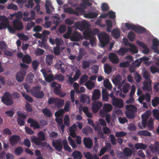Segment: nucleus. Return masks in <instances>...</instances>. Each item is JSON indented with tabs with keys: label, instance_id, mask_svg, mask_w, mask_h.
<instances>
[{
	"label": "nucleus",
	"instance_id": "1",
	"mask_svg": "<svg viewBox=\"0 0 159 159\" xmlns=\"http://www.w3.org/2000/svg\"><path fill=\"white\" fill-rule=\"evenodd\" d=\"M126 111H125L126 116L129 119H133L134 118V113L136 111V107L134 105H128L125 107Z\"/></svg>",
	"mask_w": 159,
	"mask_h": 159
},
{
	"label": "nucleus",
	"instance_id": "2",
	"mask_svg": "<svg viewBox=\"0 0 159 159\" xmlns=\"http://www.w3.org/2000/svg\"><path fill=\"white\" fill-rule=\"evenodd\" d=\"M83 35L85 39L89 40L91 46L93 47L95 44L96 38L91 30H85L83 32Z\"/></svg>",
	"mask_w": 159,
	"mask_h": 159
},
{
	"label": "nucleus",
	"instance_id": "3",
	"mask_svg": "<svg viewBox=\"0 0 159 159\" xmlns=\"http://www.w3.org/2000/svg\"><path fill=\"white\" fill-rule=\"evenodd\" d=\"M1 101L4 104L7 106L12 105L13 103L11 94L8 92H5L2 96Z\"/></svg>",
	"mask_w": 159,
	"mask_h": 159
},
{
	"label": "nucleus",
	"instance_id": "4",
	"mask_svg": "<svg viewBox=\"0 0 159 159\" xmlns=\"http://www.w3.org/2000/svg\"><path fill=\"white\" fill-rule=\"evenodd\" d=\"M99 40L103 47L107 44L109 42L108 35L105 32H102L98 35Z\"/></svg>",
	"mask_w": 159,
	"mask_h": 159
},
{
	"label": "nucleus",
	"instance_id": "5",
	"mask_svg": "<svg viewBox=\"0 0 159 159\" xmlns=\"http://www.w3.org/2000/svg\"><path fill=\"white\" fill-rule=\"evenodd\" d=\"M13 25L15 29L17 30H22L24 27L23 23L18 16H16V19L13 20Z\"/></svg>",
	"mask_w": 159,
	"mask_h": 159
},
{
	"label": "nucleus",
	"instance_id": "6",
	"mask_svg": "<svg viewBox=\"0 0 159 159\" xmlns=\"http://www.w3.org/2000/svg\"><path fill=\"white\" fill-rule=\"evenodd\" d=\"M17 122L18 125L20 126H24L25 124V120L26 118V116L20 111H17Z\"/></svg>",
	"mask_w": 159,
	"mask_h": 159
},
{
	"label": "nucleus",
	"instance_id": "7",
	"mask_svg": "<svg viewBox=\"0 0 159 159\" xmlns=\"http://www.w3.org/2000/svg\"><path fill=\"white\" fill-rule=\"evenodd\" d=\"M41 89L40 86L33 88L32 91L33 95L37 98H42L44 96V93L43 91H39Z\"/></svg>",
	"mask_w": 159,
	"mask_h": 159
},
{
	"label": "nucleus",
	"instance_id": "8",
	"mask_svg": "<svg viewBox=\"0 0 159 159\" xmlns=\"http://www.w3.org/2000/svg\"><path fill=\"white\" fill-rule=\"evenodd\" d=\"M112 109L111 105L110 104L106 103L103 107V111L102 110L100 111V115L101 116H103L105 115V113H107L110 111Z\"/></svg>",
	"mask_w": 159,
	"mask_h": 159
},
{
	"label": "nucleus",
	"instance_id": "9",
	"mask_svg": "<svg viewBox=\"0 0 159 159\" xmlns=\"http://www.w3.org/2000/svg\"><path fill=\"white\" fill-rule=\"evenodd\" d=\"M26 74V71L25 70H21L18 72L16 75V79L18 82H21L24 80Z\"/></svg>",
	"mask_w": 159,
	"mask_h": 159
},
{
	"label": "nucleus",
	"instance_id": "10",
	"mask_svg": "<svg viewBox=\"0 0 159 159\" xmlns=\"http://www.w3.org/2000/svg\"><path fill=\"white\" fill-rule=\"evenodd\" d=\"M112 104L116 107L121 108L123 107L124 103L123 100L120 99L116 98L112 101Z\"/></svg>",
	"mask_w": 159,
	"mask_h": 159
},
{
	"label": "nucleus",
	"instance_id": "11",
	"mask_svg": "<svg viewBox=\"0 0 159 159\" xmlns=\"http://www.w3.org/2000/svg\"><path fill=\"white\" fill-rule=\"evenodd\" d=\"M83 143L85 146L87 148L91 149L93 146V142L89 137H84L83 139Z\"/></svg>",
	"mask_w": 159,
	"mask_h": 159
},
{
	"label": "nucleus",
	"instance_id": "12",
	"mask_svg": "<svg viewBox=\"0 0 159 159\" xmlns=\"http://www.w3.org/2000/svg\"><path fill=\"white\" fill-rule=\"evenodd\" d=\"M82 38L81 34L77 31H74L70 36V39L73 41H78Z\"/></svg>",
	"mask_w": 159,
	"mask_h": 159
},
{
	"label": "nucleus",
	"instance_id": "13",
	"mask_svg": "<svg viewBox=\"0 0 159 159\" xmlns=\"http://www.w3.org/2000/svg\"><path fill=\"white\" fill-rule=\"evenodd\" d=\"M110 61L112 63L117 64L119 62V59L117 55L114 53H110L108 57Z\"/></svg>",
	"mask_w": 159,
	"mask_h": 159
},
{
	"label": "nucleus",
	"instance_id": "14",
	"mask_svg": "<svg viewBox=\"0 0 159 159\" xmlns=\"http://www.w3.org/2000/svg\"><path fill=\"white\" fill-rule=\"evenodd\" d=\"M52 145L57 151L60 152L61 151L62 145L60 141L57 140L55 141L53 140L52 142Z\"/></svg>",
	"mask_w": 159,
	"mask_h": 159
},
{
	"label": "nucleus",
	"instance_id": "15",
	"mask_svg": "<svg viewBox=\"0 0 159 159\" xmlns=\"http://www.w3.org/2000/svg\"><path fill=\"white\" fill-rule=\"evenodd\" d=\"M125 44L128 45L130 47V48L128 49L129 51H130L132 53L135 54L138 52V50L134 44L129 43L127 40V42L125 43Z\"/></svg>",
	"mask_w": 159,
	"mask_h": 159
},
{
	"label": "nucleus",
	"instance_id": "16",
	"mask_svg": "<svg viewBox=\"0 0 159 159\" xmlns=\"http://www.w3.org/2000/svg\"><path fill=\"white\" fill-rule=\"evenodd\" d=\"M20 139V136L16 135H12L9 139L11 144L13 146L17 144Z\"/></svg>",
	"mask_w": 159,
	"mask_h": 159
},
{
	"label": "nucleus",
	"instance_id": "17",
	"mask_svg": "<svg viewBox=\"0 0 159 159\" xmlns=\"http://www.w3.org/2000/svg\"><path fill=\"white\" fill-rule=\"evenodd\" d=\"M27 122L30 124V126L31 127H34V128L38 129L40 128V125L37 121L34 120L31 118L28 119Z\"/></svg>",
	"mask_w": 159,
	"mask_h": 159
},
{
	"label": "nucleus",
	"instance_id": "18",
	"mask_svg": "<svg viewBox=\"0 0 159 159\" xmlns=\"http://www.w3.org/2000/svg\"><path fill=\"white\" fill-rule=\"evenodd\" d=\"M101 92L98 89H94L92 94V100L94 101L99 99L101 97Z\"/></svg>",
	"mask_w": 159,
	"mask_h": 159
},
{
	"label": "nucleus",
	"instance_id": "19",
	"mask_svg": "<svg viewBox=\"0 0 159 159\" xmlns=\"http://www.w3.org/2000/svg\"><path fill=\"white\" fill-rule=\"evenodd\" d=\"M52 87L54 88V92L55 94H57L61 91V85L57 84L56 82H52L51 84Z\"/></svg>",
	"mask_w": 159,
	"mask_h": 159
},
{
	"label": "nucleus",
	"instance_id": "20",
	"mask_svg": "<svg viewBox=\"0 0 159 159\" xmlns=\"http://www.w3.org/2000/svg\"><path fill=\"white\" fill-rule=\"evenodd\" d=\"M102 106V103L100 101H98L94 103L93 105L92 109L94 113L97 112Z\"/></svg>",
	"mask_w": 159,
	"mask_h": 159
},
{
	"label": "nucleus",
	"instance_id": "21",
	"mask_svg": "<svg viewBox=\"0 0 159 159\" xmlns=\"http://www.w3.org/2000/svg\"><path fill=\"white\" fill-rule=\"evenodd\" d=\"M80 99L82 103H86L87 104L90 103V98L86 94H83L81 95Z\"/></svg>",
	"mask_w": 159,
	"mask_h": 159
},
{
	"label": "nucleus",
	"instance_id": "22",
	"mask_svg": "<svg viewBox=\"0 0 159 159\" xmlns=\"http://www.w3.org/2000/svg\"><path fill=\"white\" fill-rule=\"evenodd\" d=\"M121 81L122 77L120 75H118L113 80L112 82L116 85H121L122 84Z\"/></svg>",
	"mask_w": 159,
	"mask_h": 159
},
{
	"label": "nucleus",
	"instance_id": "23",
	"mask_svg": "<svg viewBox=\"0 0 159 159\" xmlns=\"http://www.w3.org/2000/svg\"><path fill=\"white\" fill-rule=\"evenodd\" d=\"M54 58V57L53 55L49 54L46 56L45 61L47 65L51 66L52 64Z\"/></svg>",
	"mask_w": 159,
	"mask_h": 159
},
{
	"label": "nucleus",
	"instance_id": "24",
	"mask_svg": "<svg viewBox=\"0 0 159 159\" xmlns=\"http://www.w3.org/2000/svg\"><path fill=\"white\" fill-rule=\"evenodd\" d=\"M32 141L34 142L37 146H40L42 147H44L47 145V142H42V141H38L36 138H33Z\"/></svg>",
	"mask_w": 159,
	"mask_h": 159
},
{
	"label": "nucleus",
	"instance_id": "25",
	"mask_svg": "<svg viewBox=\"0 0 159 159\" xmlns=\"http://www.w3.org/2000/svg\"><path fill=\"white\" fill-rule=\"evenodd\" d=\"M111 35L115 39H118L120 35V31L119 29H114L111 32Z\"/></svg>",
	"mask_w": 159,
	"mask_h": 159
},
{
	"label": "nucleus",
	"instance_id": "26",
	"mask_svg": "<svg viewBox=\"0 0 159 159\" xmlns=\"http://www.w3.org/2000/svg\"><path fill=\"white\" fill-rule=\"evenodd\" d=\"M148 116V115L147 113H143L142 116V125L144 128L146 126Z\"/></svg>",
	"mask_w": 159,
	"mask_h": 159
},
{
	"label": "nucleus",
	"instance_id": "27",
	"mask_svg": "<svg viewBox=\"0 0 159 159\" xmlns=\"http://www.w3.org/2000/svg\"><path fill=\"white\" fill-rule=\"evenodd\" d=\"M74 159H81L82 156L81 153L79 151H74L72 154Z\"/></svg>",
	"mask_w": 159,
	"mask_h": 159
},
{
	"label": "nucleus",
	"instance_id": "28",
	"mask_svg": "<svg viewBox=\"0 0 159 159\" xmlns=\"http://www.w3.org/2000/svg\"><path fill=\"white\" fill-rule=\"evenodd\" d=\"M22 61L24 63L30 64L32 61L31 57L28 54L25 55L22 58Z\"/></svg>",
	"mask_w": 159,
	"mask_h": 159
},
{
	"label": "nucleus",
	"instance_id": "29",
	"mask_svg": "<svg viewBox=\"0 0 159 159\" xmlns=\"http://www.w3.org/2000/svg\"><path fill=\"white\" fill-rule=\"evenodd\" d=\"M134 31L138 33L141 34L146 32V29L144 27L140 26H136Z\"/></svg>",
	"mask_w": 159,
	"mask_h": 159
},
{
	"label": "nucleus",
	"instance_id": "30",
	"mask_svg": "<svg viewBox=\"0 0 159 159\" xmlns=\"http://www.w3.org/2000/svg\"><path fill=\"white\" fill-rule=\"evenodd\" d=\"M64 103V100L59 98H57L55 106L58 108H59L63 107Z\"/></svg>",
	"mask_w": 159,
	"mask_h": 159
},
{
	"label": "nucleus",
	"instance_id": "31",
	"mask_svg": "<svg viewBox=\"0 0 159 159\" xmlns=\"http://www.w3.org/2000/svg\"><path fill=\"white\" fill-rule=\"evenodd\" d=\"M38 137L33 138H36L38 141H44L46 140L45 134L43 131H40L38 133Z\"/></svg>",
	"mask_w": 159,
	"mask_h": 159
},
{
	"label": "nucleus",
	"instance_id": "32",
	"mask_svg": "<svg viewBox=\"0 0 159 159\" xmlns=\"http://www.w3.org/2000/svg\"><path fill=\"white\" fill-rule=\"evenodd\" d=\"M128 51V49L126 48L121 47L120 48V49L117 52V53L119 55L123 56L125 55Z\"/></svg>",
	"mask_w": 159,
	"mask_h": 159
},
{
	"label": "nucleus",
	"instance_id": "33",
	"mask_svg": "<svg viewBox=\"0 0 159 159\" xmlns=\"http://www.w3.org/2000/svg\"><path fill=\"white\" fill-rule=\"evenodd\" d=\"M151 150L154 153H159V143L158 142L155 144L154 146L151 148Z\"/></svg>",
	"mask_w": 159,
	"mask_h": 159
},
{
	"label": "nucleus",
	"instance_id": "34",
	"mask_svg": "<svg viewBox=\"0 0 159 159\" xmlns=\"http://www.w3.org/2000/svg\"><path fill=\"white\" fill-rule=\"evenodd\" d=\"M98 15V14L97 13L93 11L86 14L85 16L86 18L91 19L97 17Z\"/></svg>",
	"mask_w": 159,
	"mask_h": 159
},
{
	"label": "nucleus",
	"instance_id": "35",
	"mask_svg": "<svg viewBox=\"0 0 159 159\" xmlns=\"http://www.w3.org/2000/svg\"><path fill=\"white\" fill-rule=\"evenodd\" d=\"M62 143L64 148L65 150L69 152L71 151V149L68 145V143L66 140L65 139L63 140L62 141Z\"/></svg>",
	"mask_w": 159,
	"mask_h": 159
},
{
	"label": "nucleus",
	"instance_id": "36",
	"mask_svg": "<svg viewBox=\"0 0 159 159\" xmlns=\"http://www.w3.org/2000/svg\"><path fill=\"white\" fill-rule=\"evenodd\" d=\"M135 148L137 149H139L145 150L147 147V145L143 143H136L134 145Z\"/></svg>",
	"mask_w": 159,
	"mask_h": 159
},
{
	"label": "nucleus",
	"instance_id": "37",
	"mask_svg": "<svg viewBox=\"0 0 159 159\" xmlns=\"http://www.w3.org/2000/svg\"><path fill=\"white\" fill-rule=\"evenodd\" d=\"M123 152L124 155L125 157H129L132 154V151L129 148L125 147L124 148L123 150Z\"/></svg>",
	"mask_w": 159,
	"mask_h": 159
},
{
	"label": "nucleus",
	"instance_id": "38",
	"mask_svg": "<svg viewBox=\"0 0 159 159\" xmlns=\"http://www.w3.org/2000/svg\"><path fill=\"white\" fill-rule=\"evenodd\" d=\"M104 72L107 74H109L112 71L111 67L108 64H106L104 66Z\"/></svg>",
	"mask_w": 159,
	"mask_h": 159
},
{
	"label": "nucleus",
	"instance_id": "39",
	"mask_svg": "<svg viewBox=\"0 0 159 159\" xmlns=\"http://www.w3.org/2000/svg\"><path fill=\"white\" fill-rule=\"evenodd\" d=\"M138 134L140 135L144 136H150L151 135V133L148 130H140L139 131Z\"/></svg>",
	"mask_w": 159,
	"mask_h": 159
},
{
	"label": "nucleus",
	"instance_id": "40",
	"mask_svg": "<svg viewBox=\"0 0 159 159\" xmlns=\"http://www.w3.org/2000/svg\"><path fill=\"white\" fill-rule=\"evenodd\" d=\"M45 80L48 83L50 82L53 81L55 79L53 74H50L48 75H47L46 76L44 77Z\"/></svg>",
	"mask_w": 159,
	"mask_h": 159
},
{
	"label": "nucleus",
	"instance_id": "41",
	"mask_svg": "<svg viewBox=\"0 0 159 159\" xmlns=\"http://www.w3.org/2000/svg\"><path fill=\"white\" fill-rule=\"evenodd\" d=\"M42 112L44 115L50 117L52 116V113L50 110L47 108L43 109Z\"/></svg>",
	"mask_w": 159,
	"mask_h": 159
},
{
	"label": "nucleus",
	"instance_id": "42",
	"mask_svg": "<svg viewBox=\"0 0 159 159\" xmlns=\"http://www.w3.org/2000/svg\"><path fill=\"white\" fill-rule=\"evenodd\" d=\"M149 85L151 86V84H150L149 82L144 81L143 87V89L145 91H150L151 89L149 88Z\"/></svg>",
	"mask_w": 159,
	"mask_h": 159
},
{
	"label": "nucleus",
	"instance_id": "43",
	"mask_svg": "<svg viewBox=\"0 0 159 159\" xmlns=\"http://www.w3.org/2000/svg\"><path fill=\"white\" fill-rule=\"evenodd\" d=\"M67 139L70 145L73 148H75L77 147L75 141L70 137H68Z\"/></svg>",
	"mask_w": 159,
	"mask_h": 159
},
{
	"label": "nucleus",
	"instance_id": "44",
	"mask_svg": "<svg viewBox=\"0 0 159 159\" xmlns=\"http://www.w3.org/2000/svg\"><path fill=\"white\" fill-rule=\"evenodd\" d=\"M45 52V51L41 48H38L35 51V54L36 56H39L43 55Z\"/></svg>",
	"mask_w": 159,
	"mask_h": 159
},
{
	"label": "nucleus",
	"instance_id": "45",
	"mask_svg": "<svg viewBox=\"0 0 159 159\" xmlns=\"http://www.w3.org/2000/svg\"><path fill=\"white\" fill-rule=\"evenodd\" d=\"M35 25V23L33 21H30V22L28 23L25 26V29L27 30H30L31 29L34 27Z\"/></svg>",
	"mask_w": 159,
	"mask_h": 159
},
{
	"label": "nucleus",
	"instance_id": "46",
	"mask_svg": "<svg viewBox=\"0 0 159 159\" xmlns=\"http://www.w3.org/2000/svg\"><path fill=\"white\" fill-rule=\"evenodd\" d=\"M85 85L89 89H91L94 88L95 85L94 83L91 81H88L85 83Z\"/></svg>",
	"mask_w": 159,
	"mask_h": 159
},
{
	"label": "nucleus",
	"instance_id": "47",
	"mask_svg": "<svg viewBox=\"0 0 159 159\" xmlns=\"http://www.w3.org/2000/svg\"><path fill=\"white\" fill-rule=\"evenodd\" d=\"M143 77L147 81L149 82L150 85L151 84L152 81L150 79V75L147 71L143 73Z\"/></svg>",
	"mask_w": 159,
	"mask_h": 159
},
{
	"label": "nucleus",
	"instance_id": "48",
	"mask_svg": "<svg viewBox=\"0 0 159 159\" xmlns=\"http://www.w3.org/2000/svg\"><path fill=\"white\" fill-rule=\"evenodd\" d=\"M128 38L130 42H133L135 39V35L134 33L132 31H130L128 35Z\"/></svg>",
	"mask_w": 159,
	"mask_h": 159
},
{
	"label": "nucleus",
	"instance_id": "49",
	"mask_svg": "<svg viewBox=\"0 0 159 159\" xmlns=\"http://www.w3.org/2000/svg\"><path fill=\"white\" fill-rule=\"evenodd\" d=\"M23 151V148L21 147H18L15 150V153L16 155H20L21 154Z\"/></svg>",
	"mask_w": 159,
	"mask_h": 159
},
{
	"label": "nucleus",
	"instance_id": "50",
	"mask_svg": "<svg viewBox=\"0 0 159 159\" xmlns=\"http://www.w3.org/2000/svg\"><path fill=\"white\" fill-rule=\"evenodd\" d=\"M152 104L153 107L157 106L159 104V98L157 97H155L152 101Z\"/></svg>",
	"mask_w": 159,
	"mask_h": 159
},
{
	"label": "nucleus",
	"instance_id": "51",
	"mask_svg": "<svg viewBox=\"0 0 159 159\" xmlns=\"http://www.w3.org/2000/svg\"><path fill=\"white\" fill-rule=\"evenodd\" d=\"M125 26L128 30H133L134 31L136 25L134 24L126 23H125Z\"/></svg>",
	"mask_w": 159,
	"mask_h": 159
},
{
	"label": "nucleus",
	"instance_id": "52",
	"mask_svg": "<svg viewBox=\"0 0 159 159\" xmlns=\"http://www.w3.org/2000/svg\"><path fill=\"white\" fill-rule=\"evenodd\" d=\"M89 26L88 23L86 21H84L81 22V26L80 27L81 30L82 31L85 30Z\"/></svg>",
	"mask_w": 159,
	"mask_h": 159
},
{
	"label": "nucleus",
	"instance_id": "53",
	"mask_svg": "<svg viewBox=\"0 0 159 159\" xmlns=\"http://www.w3.org/2000/svg\"><path fill=\"white\" fill-rule=\"evenodd\" d=\"M11 134V131L8 128L4 129L2 131V134L4 136L10 135Z\"/></svg>",
	"mask_w": 159,
	"mask_h": 159
},
{
	"label": "nucleus",
	"instance_id": "54",
	"mask_svg": "<svg viewBox=\"0 0 159 159\" xmlns=\"http://www.w3.org/2000/svg\"><path fill=\"white\" fill-rule=\"evenodd\" d=\"M148 125L149 128V130H151L154 128L153 121L152 118L149 119L148 122Z\"/></svg>",
	"mask_w": 159,
	"mask_h": 159
},
{
	"label": "nucleus",
	"instance_id": "55",
	"mask_svg": "<svg viewBox=\"0 0 159 159\" xmlns=\"http://www.w3.org/2000/svg\"><path fill=\"white\" fill-rule=\"evenodd\" d=\"M65 113L64 109H62L56 111L55 113V116L56 117H60L63 115Z\"/></svg>",
	"mask_w": 159,
	"mask_h": 159
},
{
	"label": "nucleus",
	"instance_id": "56",
	"mask_svg": "<svg viewBox=\"0 0 159 159\" xmlns=\"http://www.w3.org/2000/svg\"><path fill=\"white\" fill-rule=\"evenodd\" d=\"M89 77L86 75H84L82 76L80 79V84H83L84 82H86L88 80Z\"/></svg>",
	"mask_w": 159,
	"mask_h": 159
},
{
	"label": "nucleus",
	"instance_id": "57",
	"mask_svg": "<svg viewBox=\"0 0 159 159\" xmlns=\"http://www.w3.org/2000/svg\"><path fill=\"white\" fill-rule=\"evenodd\" d=\"M126 133L124 131H120L116 132V136L117 138L122 137L126 135Z\"/></svg>",
	"mask_w": 159,
	"mask_h": 159
},
{
	"label": "nucleus",
	"instance_id": "58",
	"mask_svg": "<svg viewBox=\"0 0 159 159\" xmlns=\"http://www.w3.org/2000/svg\"><path fill=\"white\" fill-rule=\"evenodd\" d=\"M57 99V98L51 97L49 99L48 103V104L50 105H52L54 104L55 105Z\"/></svg>",
	"mask_w": 159,
	"mask_h": 159
},
{
	"label": "nucleus",
	"instance_id": "59",
	"mask_svg": "<svg viewBox=\"0 0 159 159\" xmlns=\"http://www.w3.org/2000/svg\"><path fill=\"white\" fill-rule=\"evenodd\" d=\"M101 8L103 12L106 11L109 9V7L108 4L105 3H102Z\"/></svg>",
	"mask_w": 159,
	"mask_h": 159
},
{
	"label": "nucleus",
	"instance_id": "60",
	"mask_svg": "<svg viewBox=\"0 0 159 159\" xmlns=\"http://www.w3.org/2000/svg\"><path fill=\"white\" fill-rule=\"evenodd\" d=\"M70 119L68 115H66L64 117V122L65 125L69 127L70 125Z\"/></svg>",
	"mask_w": 159,
	"mask_h": 159
},
{
	"label": "nucleus",
	"instance_id": "61",
	"mask_svg": "<svg viewBox=\"0 0 159 159\" xmlns=\"http://www.w3.org/2000/svg\"><path fill=\"white\" fill-rule=\"evenodd\" d=\"M151 71L152 73H154L159 72V68L155 66H152L150 68Z\"/></svg>",
	"mask_w": 159,
	"mask_h": 159
},
{
	"label": "nucleus",
	"instance_id": "62",
	"mask_svg": "<svg viewBox=\"0 0 159 159\" xmlns=\"http://www.w3.org/2000/svg\"><path fill=\"white\" fill-rule=\"evenodd\" d=\"M82 68L83 69H86L89 67L90 66V62L89 61H83L82 62Z\"/></svg>",
	"mask_w": 159,
	"mask_h": 159
},
{
	"label": "nucleus",
	"instance_id": "63",
	"mask_svg": "<svg viewBox=\"0 0 159 159\" xmlns=\"http://www.w3.org/2000/svg\"><path fill=\"white\" fill-rule=\"evenodd\" d=\"M54 78L55 80H58L60 81H62L64 80V77L61 74H60L56 75Z\"/></svg>",
	"mask_w": 159,
	"mask_h": 159
},
{
	"label": "nucleus",
	"instance_id": "64",
	"mask_svg": "<svg viewBox=\"0 0 159 159\" xmlns=\"http://www.w3.org/2000/svg\"><path fill=\"white\" fill-rule=\"evenodd\" d=\"M22 96L27 101L31 102L33 101V100L32 97L29 96L27 94L23 93H22Z\"/></svg>",
	"mask_w": 159,
	"mask_h": 159
}]
</instances>
